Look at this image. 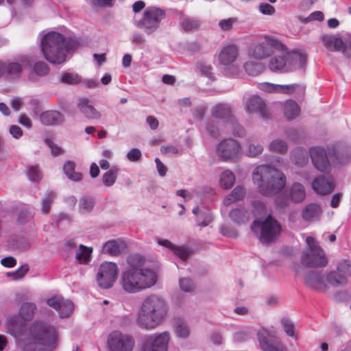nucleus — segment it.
Listing matches in <instances>:
<instances>
[{"label": "nucleus", "instance_id": "nucleus-1", "mask_svg": "<svg viewBox=\"0 0 351 351\" xmlns=\"http://www.w3.org/2000/svg\"><path fill=\"white\" fill-rule=\"evenodd\" d=\"M75 39L66 38L60 33L51 32L41 40V50L45 58L52 64H61L66 60V53L77 47Z\"/></svg>", "mask_w": 351, "mask_h": 351}, {"label": "nucleus", "instance_id": "nucleus-2", "mask_svg": "<svg viewBox=\"0 0 351 351\" xmlns=\"http://www.w3.org/2000/svg\"><path fill=\"white\" fill-rule=\"evenodd\" d=\"M252 180L261 194L265 196L275 195L286 185L285 174L269 165L257 167L252 173Z\"/></svg>", "mask_w": 351, "mask_h": 351}, {"label": "nucleus", "instance_id": "nucleus-3", "mask_svg": "<svg viewBox=\"0 0 351 351\" xmlns=\"http://www.w3.org/2000/svg\"><path fill=\"white\" fill-rule=\"evenodd\" d=\"M167 313L165 300L156 295L147 297L143 302L137 316L138 325L146 329L158 326Z\"/></svg>", "mask_w": 351, "mask_h": 351}, {"label": "nucleus", "instance_id": "nucleus-4", "mask_svg": "<svg viewBox=\"0 0 351 351\" xmlns=\"http://www.w3.org/2000/svg\"><path fill=\"white\" fill-rule=\"evenodd\" d=\"M157 282L156 273L148 268H128L119 280L121 288L128 293H136L154 286Z\"/></svg>", "mask_w": 351, "mask_h": 351}, {"label": "nucleus", "instance_id": "nucleus-5", "mask_svg": "<svg viewBox=\"0 0 351 351\" xmlns=\"http://www.w3.org/2000/svg\"><path fill=\"white\" fill-rule=\"evenodd\" d=\"M32 343L43 351H51L58 343V334L54 327L40 322H34L29 329Z\"/></svg>", "mask_w": 351, "mask_h": 351}, {"label": "nucleus", "instance_id": "nucleus-6", "mask_svg": "<svg viewBox=\"0 0 351 351\" xmlns=\"http://www.w3.org/2000/svg\"><path fill=\"white\" fill-rule=\"evenodd\" d=\"M252 230L256 233L260 232L259 240L262 243L270 244L280 235L282 227L277 220L269 215L264 221H254Z\"/></svg>", "mask_w": 351, "mask_h": 351}, {"label": "nucleus", "instance_id": "nucleus-7", "mask_svg": "<svg viewBox=\"0 0 351 351\" xmlns=\"http://www.w3.org/2000/svg\"><path fill=\"white\" fill-rule=\"evenodd\" d=\"M306 241L308 248L301 257L302 264L310 268L325 267L328 264V259L323 250L317 245L312 237H307Z\"/></svg>", "mask_w": 351, "mask_h": 351}, {"label": "nucleus", "instance_id": "nucleus-8", "mask_svg": "<svg viewBox=\"0 0 351 351\" xmlns=\"http://www.w3.org/2000/svg\"><path fill=\"white\" fill-rule=\"evenodd\" d=\"M239 53V47L236 44L232 42L224 44L221 49V73L226 75L239 73V67L235 64Z\"/></svg>", "mask_w": 351, "mask_h": 351}, {"label": "nucleus", "instance_id": "nucleus-9", "mask_svg": "<svg viewBox=\"0 0 351 351\" xmlns=\"http://www.w3.org/2000/svg\"><path fill=\"white\" fill-rule=\"evenodd\" d=\"M264 39L265 43H256L250 46L248 53L251 57L263 60L271 54V49L278 51L285 49V45L272 36H265Z\"/></svg>", "mask_w": 351, "mask_h": 351}, {"label": "nucleus", "instance_id": "nucleus-10", "mask_svg": "<svg viewBox=\"0 0 351 351\" xmlns=\"http://www.w3.org/2000/svg\"><path fill=\"white\" fill-rule=\"evenodd\" d=\"M135 345L134 338L119 330L111 332L107 338L109 351H132Z\"/></svg>", "mask_w": 351, "mask_h": 351}, {"label": "nucleus", "instance_id": "nucleus-11", "mask_svg": "<svg viewBox=\"0 0 351 351\" xmlns=\"http://www.w3.org/2000/svg\"><path fill=\"white\" fill-rule=\"evenodd\" d=\"M165 16V12L163 10L156 7H148L145 10L143 17L138 22V25L147 33H151L158 27L160 22Z\"/></svg>", "mask_w": 351, "mask_h": 351}, {"label": "nucleus", "instance_id": "nucleus-12", "mask_svg": "<svg viewBox=\"0 0 351 351\" xmlns=\"http://www.w3.org/2000/svg\"><path fill=\"white\" fill-rule=\"evenodd\" d=\"M118 274V267L112 262L103 263L97 275L99 286L102 289H109L114 285Z\"/></svg>", "mask_w": 351, "mask_h": 351}, {"label": "nucleus", "instance_id": "nucleus-13", "mask_svg": "<svg viewBox=\"0 0 351 351\" xmlns=\"http://www.w3.org/2000/svg\"><path fill=\"white\" fill-rule=\"evenodd\" d=\"M348 277H351V265L348 261L342 260L338 263L336 271L327 274L326 280L332 287H343L348 284Z\"/></svg>", "mask_w": 351, "mask_h": 351}, {"label": "nucleus", "instance_id": "nucleus-14", "mask_svg": "<svg viewBox=\"0 0 351 351\" xmlns=\"http://www.w3.org/2000/svg\"><path fill=\"white\" fill-rule=\"evenodd\" d=\"M170 340L169 332L149 335L143 341L141 351H167Z\"/></svg>", "mask_w": 351, "mask_h": 351}, {"label": "nucleus", "instance_id": "nucleus-15", "mask_svg": "<svg viewBox=\"0 0 351 351\" xmlns=\"http://www.w3.org/2000/svg\"><path fill=\"white\" fill-rule=\"evenodd\" d=\"M221 128L223 131H231L234 135L242 136L244 134L243 128L232 115L230 108L226 104H221Z\"/></svg>", "mask_w": 351, "mask_h": 351}, {"label": "nucleus", "instance_id": "nucleus-16", "mask_svg": "<svg viewBox=\"0 0 351 351\" xmlns=\"http://www.w3.org/2000/svg\"><path fill=\"white\" fill-rule=\"evenodd\" d=\"M47 304L58 311L61 318L69 317L74 308L73 304L61 296H54L47 300Z\"/></svg>", "mask_w": 351, "mask_h": 351}, {"label": "nucleus", "instance_id": "nucleus-17", "mask_svg": "<svg viewBox=\"0 0 351 351\" xmlns=\"http://www.w3.org/2000/svg\"><path fill=\"white\" fill-rule=\"evenodd\" d=\"M245 108L248 113L257 114L262 119H267L269 116L265 101L258 95L251 96L245 101Z\"/></svg>", "mask_w": 351, "mask_h": 351}, {"label": "nucleus", "instance_id": "nucleus-18", "mask_svg": "<svg viewBox=\"0 0 351 351\" xmlns=\"http://www.w3.org/2000/svg\"><path fill=\"white\" fill-rule=\"evenodd\" d=\"M309 153L312 162L317 170L328 172L330 169V164L324 148L313 147L309 150Z\"/></svg>", "mask_w": 351, "mask_h": 351}, {"label": "nucleus", "instance_id": "nucleus-19", "mask_svg": "<svg viewBox=\"0 0 351 351\" xmlns=\"http://www.w3.org/2000/svg\"><path fill=\"white\" fill-rule=\"evenodd\" d=\"M241 153V145L235 140L228 138L221 141V158L224 160H234Z\"/></svg>", "mask_w": 351, "mask_h": 351}, {"label": "nucleus", "instance_id": "nucleus-20", "mask_svg": "<svg viewBox=\"0 0 351 351\" xmlns=\"http://www.w3.org/2000/svg\"><path fill=\"white\" fill-rule=\"evenodd\" d=\"M30 64L28 58L23 56L14 61L5 62V75L13 78L20 77L23 68Z\"/></svg>", "mask_w": 351, "mask_h": 351}, {"label": "nucleus", "instance_id": "nucleus-21", "mask_svg": "<svg viewBox=\"0 0 351 351\" xmlns=\"http://www.w3.org/2000/svg\"><path fill=\"white\" fill-rule=\"evenodd\" d=\"M312 187L317 194L326 195L332 192L335 189V183L330 177L319 176L314 180Z\"/></svg>", "mask_w": 351, "mask_h": 351}, {"label": "nucleus", "instance_id": "nucleus-22", "mask_svg": "<svg viewBox=\"0 0 351 351\" xmlns=\"http://www.w3.org/2000/svg\"><path fill=\"white\" fill-rule=\"evenodd\" d=\"M304 280L306 284L312 289L319 291H326L328 289L324 276L317 271H311L306 273Z\"/></svg>", "mask_w": 351, "mask_h": 351}, {"label": "nucleus", "instance_id": "nucleus-23", "mask_svg": "<svg viewBox=\"0 0 351 351\" xmlns=\"http://www.w3.org/2000/svg\"><path fill=\"white\" fill-rule=\"evenodd\" d=\"M287 68L289 69H304L306 64V56L304 53L292 51L287 53Z\"/></svg>", "mask_w": 351, "mask_h": 351}, {"label": "nucleus", "instance_id": "nucleus-24", "mask_svg": "<svg viewBox=\"0 0 351 351\" xmlns=\"http://www.w3.org/2000/svg\"><path fill=\"white\" fill-rule=\"evenodd\" d=\"M322 213L320 206L315 203L307 204L302 212V218L305 221L317 220Z\"/></svg>", "mask_w": 351, "mask_h": 351}, {"label": "nucleus", "instance_id": "nucleus-25", "mask_svg": "<svg viewBox=\"0 0 351 351\" xmlns=\"http://www.w3.org/2000/svg\"><path fill=\"white\" fill-rule=\"evenodd\" d=\"M322 40L324 47L330 51H341L343 47V41L339 37L334 35H324Z\"/></svg>", "mask_w": 351, "mask_h": 351}, {"label": "nucleus", "instance_id": "nucleus-26", "mask_svg": "<svg viewBox=\"0 0 351 351\" xmlns=\"http://www.w3.org/2000/svg\"><path fill=\"white\" fill-rule=\"evenodd\" d=\"M40 119L44 125H51L61 123L63 117L57 110H47L40 114Z\"/></svg>", "mask_w": 351, "mask_h": 351}, {"label": "nucleus", "instance_id": "nucleus-27", "mask_svg": "<svg viewBox=\"0 0 351 351\" xmlns=\"http://www.w3.org/2000/svg\"><path fill=\"white\" fill-rule=\"evenodd\" d=\"M280 51L282 52L281 56H275L269 60V68L272 71H278L287 66V47H285V49Z\"/></svg>", "mask_w": 351, "mask_h": 351}, {"label": "nucleus", "instance_id": "nucleus-28", "mask_svg": "<svg viewBox=\"0 0 351 351\" xmlns=\"http://www.w3.org/2000/svg\"><path fill=\"white\" fill-rule=\"evenodd\" d=\"M291 160L295 165L304 167L308 163V154L304 148L297 147L291 152Z\"/></svg>", "mask_w": 351, "mask_h": 351}, {"label": "nucleus", "instance_id": "nucleus-29", "mask_svg": "<svg viewBox=\"0 0 351 351\" xmlns=\"http://www.w3.org/2000/svg\"><path fill=\"white\" fill-rule=\"evenodd\" d=\"M289 194L291 201L295 203L302 202L306 197L305 189L304 186L299 182H295L292 184L289 189Z\"/></svg>", "mask_w": 351, "mask_h": 351}, {"label": "nucleus", "instance_id": "nucleus-30", "mask_svg": "<svg viewBox=\"0 0 351 351\" xmlns=\"http://www.w3.org/2000/svg\"><path fill=\"white\" fill-rule=\"evenodd\" d=\"M300 112V107L295 101L289 99L283 104V112L287 119L296 118Z\"/></svg>", "mask_w": 351, "mask_h": 351}, {"label": "nucleus", "instance_id": "nucleus-31", "mask_svg": "<svg viewBox=\"0 0 351 351\" xmlns=\"http://www.w3.org/2000/svg\"><path fill=\"white\" fill-rule=\"evenodd\" d=\"M36 306L34 302H24L19 308L20 317L25 321H30L34 316Z\"/></svg>", "mask_w": 351, "mask_h": 351}, {"label": "nucleus", "instance_id": "nucleus-32", "mask_svg": "<svg viewBox=\"0 0 351 351\" xmlns=\"http://www.w3.org/2000/svg\"><path fill=\"white\" fill-rule=\"evenodd\" d=\"M279 93L291 95L294 93L303 95L305 92V86L301 84H291L287 85H279Z\"/></svg>", "mask_w": 351, "mask_h": 351}, {"label": "nucleus", "instance_id": "nucleus-33", "mask_svg": "<svg viewBox=\"0 0 351 351\" xmlns=\"http://www.w3.org/2000/svg\"><path fill=\"white\" fill-rule=\"evenodd\" d=\"M245 194L244 187L238 186L235 187L231 193L223 199V204L228 206L237 201L242 199Z\"/></svg>", "mask_w": 351, "mask_h": 351}, {"label": "nucleus", "instance_id": "nucleus-34", "mask_svg": "<svg viewBox=\"0 0 351 351\" xmlns=\"http://www.w3.org/2000/svg\"><path fill=\"white\" fill-rule=\"evenodd\" d=\"M123 248L121 243L112 240L106 242L103 247V252L111 256H117L119 254Z\"/></svg>", "mask_w": 351, "mask_h": 351}, {"label": "nucleus", "instance_id": "nucleus-35", "mask_svg": "<svg viewBox=\"0 0 351 351\" xmlns=\"http://www.w3.org/2000/svg\"><path fill=\"white\" fill-rule=\"evenodd\" d=\"M93 248L80 244L79 250L76 252L75 258L80 264H86L89 262Z\"/></svg>", "mask_w": 351, "mask_h": 351}, {"label": "nucleus", "instance_id": "nucleus-36", "mask_svg": "<svg viewBox=\"0 0 351 351\" xmlns=\"http://www.w3.org/2000/svg\"><path fill=\"white\" fill-rule=\"evenodd\" d=\"M258 340L261 347H262L263 344H269L274 341H278L276 340V333L266 328H262L258 331Z\"/></svg>", "mask_w": 351, "mask_h": 351}, {"label": "nucleus", "instance_id": "nucleus-37", "mask_svg": "<svg viewBox=\"0 0 351 351\" xmlns=\"http://www.w3.org/2000/svg\"><path fill=\"white\" fill-rule=\"evenodd\" d=\"M75 165L72 161H67L63 167V171L69 179L73 181H80L82 176L80 173L75 171Z\"/></svg>", "mask_w": 351, "mask_h": 351}, {"label": "nucleus", "instance_id": "nucleus-38", "mask_svg": "<svg viewBox=\"0 0 351 351\" xmlns=\"http://www.w3.org/2000/svg\"><path fill=\"white\" fill-rule=\"evenodd\" d=\"M230 218L238 223H244L248 220L249 213L243 208L232 210L229 214Z\"/></svg>", "mask_w": 351, "mask_h": 351}, {"label": "nucleus", "instance_id": "nucleus-39", "mask_svg": "<svg viewBox=\"0 0 351 351\" xmlns=\"http://www.w3.org/2000/svg\"><path fill=\"white\" fill-rule=\"evenodd\" d=\"M6 324L8 333L15 337L19 334L21 324L16 316L8 317Z\"/></svg>", "mask_w": 351, "mask_h": 351}, {"label": "nucleus", "instance_id": "nucleus-40", "mask_svg": "<svg viewBox=\"0 0 351 351\" xmlns=\"http://www.w3.org/2000/svg\"><path fill=\"white\" fill-rule=\"evenodd\" d=\"M201 25V22L195 19L184 18L181 22L182 29L186 32H192L197 30Z\"/></svg>", "mask_w": 351, "mask_h": 351}, {"label": "nucleus", "instance_id": "nucleus-41", "mask_svg": "<svg viewBox=\"0 0 351 351\" xmlns=\"http://www.w3.org/2000/svg\"><path fill=\"white\" fill-rule=\"evenodd\" d=\"M245 71L250 75H257L263 71V64L258 62H247L244 64Z\"/></svg>", "mask_w": 351, "mask_h": 351}, {"label": "nucleus", "instance_id": "nucleus-42", "mask_svg": "<svg viewBox=\"0 0 351 351\" xmlns=\"http://www.w3.org/2000/svg\"><path fill=\"white\" fill-rule=\"evenodd\" d=\"M235 182L234 174L229 171H224L221 175V187L229 189L233 186Z\"/></svg>", "mask_w": 351, "mask_h": 351}, {"label": "nucleus", "instance_id": "nucleus-43", "mask_svg": "<svg viewBox=\"0 0 351 351\" xmlns=\"http://www.w3.org/2000/svg\"><path fill=\"white\" fill-rule=\"evenodd\" d=\"M129 268H141L145 264V258L138 254H130L127 258Z\"/></svg>", "mask_w": 351, "mask_h": 351}, {"label": "nucleus", "instance_id": "nucleus-44", "mask_svg": "<svg viewBox=\"0 0 351 351\" xmlns=\"http://www.w3.org/2000/svg\"><path fill=\"white\" fill-rule=\"evenodd\" d=\"M269 150L280 154L286 153L288 149L287 144L282 140L276 139L271 142L269 146Z\"/></svg>", "mask_w": 351, "mask_h": 351}, {"label": "nucleus", "instance_id": "nucleus-45", "mask_svg": "<svg viewBox=\"0 0 351 351\" xmlns=\"http://www.w3.org/2000/svg\"><path fill=\"white\" fill-rule=\"evenodd\" d=\"M117 176V170L112 169L107 172H106L102 177L103 183L106 186H112L116 180Z\"/></svg>", "mask_w": 351, "mask_h": 351}, {"label": "nucleus", "instance_id": "nucleus-46", "mask_svg": "<svg viewBox=\"0 0 351 351\" xmlns=\"http://www.w3.org/2000/svg\"><path fill=\"white\" fill-rule=\"evenodd\" d=\"M94 202L90 198L82 197L79 202V208L82 213H88L92 210Z\"/></svg>", "mask_w": 351, "mask_h": 351}, {"label": "nucleus", "instance_id": "nucleus-47", "mask_svg": "<svg viewBox=\"0 0 351 351\" xmlns=\"http://www.w3.org/2000/svg\"><path fill=\"white\" fill-rule=\"evenodd\" d=\"M261 348L263 351H287L286 346L279 341L269 344H263Z\"/></svg>", "mask_w": 351, "mask_h": 351}, {"label": "nucleus", "instance_id": "nucleus-48", "mask_svg": "<svg viewBox=\"0 0 351 351\" xmlns=\"http://www.w3.org/2000/svg\"><path fill=\"white\" fill-rule=\"evenodd\" d=\"M27 175L29 179L33 182H39L42 178V173L38 165L30 166Z\"/></svg>", "mask_w": 351, "mask_h": 351}, {"label": "nucleus", "instance_id": "nucleus-49", "mask_svg": "<svg viewBox=\"0 0 351 351\" xmlns=\"http://www.w3.org/2000/svg\"><path fill=\"white\" fill-rule=\"evenodd\" d=\"M176 332L178 337L186 338L189 335V329L184 322L178 321L176 325Z\"/></svg>", "mask_w": 351, "mask_h": 351}, {"label": "nucleus", "instance_id": "nucleus-50", "mask_svg": "<svg viewBox=\"0 0 351 351\" xmlns=\"http://www.w3.org/2000/svg\"><path fill=\"white\" fill-rule=\"evenodd\" d=\"M281 324L286 334L289 337H295L293 323L287 318H283Z\"/></svg>", "mask_w": 351, "mask_h": 351}, {"label": "nucleus", "instance_id": "nucleus-51", "mask_svg": "<svg viewBox=\"0 0 351 351\" xmlns=\"http://www.w3.org/2000/svg\"><path fill=\"white\" fill-rule=\"evenodd\" d=\"M49 71L47 64L43 62H37L34 66V71L40 76L46 75Z\"/></svg>", "mask_w": 351, "mask_h": 351}, {"label": "nucleus", "instance_id": "nucleus-52", "mask_svg": "<svg viewBox=\"0 0 351 351\" xmlns=\"http://www.w3.org/2000/svg\"><path fill=\"white\" fill-rule=\"evenodd\" d=\"M82 113L89 119H99L101 117L100 112L92 105L87 109L82 110Z\"/></svg>", "mask_w": 351, "mask_h": 351}, {"label": "nucleus", "instance_id": "nucleus-53", "mask_svg": "<svg viewBox=\"0 0 351 351\" xmlns=\"http://www.w3.org/2000/svg\"><path fill=\"white\" fill-rule=\"evenodd\" d=\"M61 82L69 84H75L80 82V77L77 74L66 73L62 76Z\"/></svg>", "mask_w": 351, "mask_h": 351}, {"label": "nucleus", "instance_id": "nucleus-54", "mask_svg": "<svg viewBox=\"0 0 351 351\" xmlns=\"http://www.w3.org/2000/svg\"><path fill=\"white\" fill-rule=\"evenodd\" d=\"M45 143L50 148L51 153L53 156H58L63 154V149L55 144L51 140L45 138Z\"/></svg>", "mask_w": 351, "mask_h": 351}, {"label": "nucleus", "instance_id": "nucleus-55", "mask_svg": "<svg viewBox=\"0 0 351 351\" xmlns=\"http://www.w3.org/2000/svg\"><path fill=\"white\" fill-rule=\"evenodd\" d=\"M172 252L174 253L175 255H176L183 261L186 260L189 256V252L188 249L184 246L175 245Z\"/></svg>", "mask_w": 351, "mask_h": 351}, {"label": "nucleus", "instance_id": "nucleus-56", "mask_svg": "<svg viewBox=\"0 0 351 351\" xmlns=\"http://www.w3.org/2000/svg\"><path fill=\"white\" fill-rule=\"evenodd\" d=\"M263 147L259 143H251L248 148V156L250 157H256L262 154Z\"/></svg>", "mask_w": 351, "mask_h": 351}, {"label": "nucleus", "instance_id": "nucleus-57", "mask_svg": "<svg viewBox=\"0 0 351 351\" xmlns=\"http://www.w3.org/2000/svg\"><path fill=\"white\" fill-rule=\"evenodd\" d=\"M261 90L268 93H278L279 84H274L268 82L261 83L258 85Z\"/></svg>", "mask_w": 351, "mask_h": 351}, {"label": "nucleus", "instance_id": "nucleus-58", "mask_svg": "<svg viewBox=\"0 0 351 351\" xmlns=\"http://www.w3.org/2000/svg\"><path fill=\"white\" fill-rule=\"evenodd\" d=\"M180 287L184 292H191L194 289V285L193 282L189 278H186L180 280Z\"/></svg>", "mask_w": 351, "mask_h": 351}, {"label": "nucleus", "instance_id": "nucleus-59", "mask_svg": "<svg viewBox=\"0 0 351 351\" xmlns=\"http://www.w3.org/2000/svg\"><path fill=\"white\" fill-rule=\"evenodd\" d=\"M128 159L131 162H136L141 158V152L138 148H133L127 154Z\"/></svg>", "mask_w": 351, "mask_h": 351}, {"label": "nucleus", "instance_id": "nucleus-60", "mask_svg": "<svg viewBox=\"0 0 351 351\" xmlns=\"http://www.w3.org/2000/svg\"><path fill=\"white\" fill-rule=\"evenodd\" d=\"M237 21L236 18H229L228 19L221 20V29L228 31L232 29L233 24Z\"/></svg>", "mask_w": 351, "mask_h": 351}, {"label": "nucleus", "instance_id": "nucleus-61", "mask_svg": "<svg viewBox=\"0 0 351 351\" xmlns=\"http://www.w3.org/2000/svg\"><path fill=\"white\" fill-rule=\"evenodd\" d=\"M31 218V213L27 209L20 210L18 216V223L25 224Z\"/></svg>", "mask_w": 351, "mask_h": 351}, {"label": "nucleus", "instance_id": "nucleus-62", "mask_svg": "<svg viewBox=\"0 0 351 351\" xmlns=\"http://www.w3.org/2000/svg\"><path fill=\"white\" fill-rule=\"evenodd\" d=\"M259 10L262 14L267 15H271L275 12L274 7L266 3L259 5Z\"/></svg>", "mask_w": 351, "mask_h": 351}, {"label": "nucleus", "instance_id": "nucleus-63", "mask_svg": "<svg viewBox=\"0 0 351 351\" xmlns=\"http://www.w3.org/2000/svg\"><path fill=\"white\" fill-rule=\"evenodd\" d=\"M29 270V267L27 265H24L20 267L14 273V279L19 280L25 276L27 272Z\"/></svg>", "mask_w": 351, "mask_h": 351}, {"label": "nucleus", "instance_id": "nucleus-64", "mask_svg": "<svg viewBox=\"0 0 351 351\" xmlns=\"http://www.w3.org/2000/svg\"><path fill=\"white\" fill-rule=\"evenodd\" d=\"M341 52L345 56L351 58V38L346 40L345 43L343 42V47Z\"/></svg>", "mask_w": 351, "mask_h": 351}]
</instances>
